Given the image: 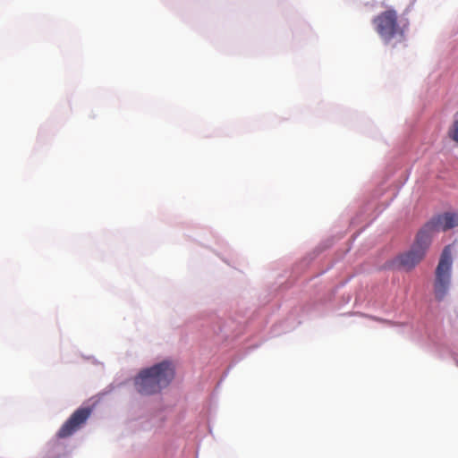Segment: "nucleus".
<instances>
[{
  "mask_svg": "<svg viewBox=\"0 0 458 458\" xmlns=\"http://www.w3.org/2000/svg\"><path fill=\"white\" fill-rule=\"evenodd\" d=\"M457 225L458 215L455 213L446 212L426 223L420 231L424 232V234L428 235V239L431 241L432 235L435 232H438L440 230L446 231Z\"/></svg>",
  "mask_w": 458,
  "mask_h": 458,
  "instance_id": "obj_5",
  "label": "nucleus"
},
{
  "mask_svg": "<svg viewBox=\"0 0 458 458\" xmlns=\"http://www.w3.org/2000/svg\"><path fill=\"white\" fill-rule=\"evenodd\" d=\"M86 421V408L81 407L74 411L71 417L64 423L56 433L58 438H66L78 431Z\"/></svg>",
  "mask_w": 458,
  "mask_h": 458,
  "instance_id": "obj_6",
  "label": "nucleus"
},
{
  "mask_svg": "<svg viewBox=\"0 0 458 458\" xmlns=\"http://www.w3.org/2000/svg\"><path fill=\"white\" fill-rule=\"evenodd\" d=\"M430 242L428 236L420 230L411 250L399 255L396 258V262L403 269L411 270L422 260Z\"/></svg>",
  "mask_w": 458,
  "mask_h": 458,
  "instance_id": "obj_4",
  "label": "nucleus"
},
{
  "mask_svg": "<svg viewBox=\"0 0 458 458\" xmlns=\"http://www.w3.org/2000/svg\"><path fill=\"white\" fill-rule=\"evenodd\" d=\"M174 366L170 361H162L142 369L134 379L137 391L144 395L159 393L169 386L174 377Z\"/></svg>",
  "mask_w": 458,
  "mask_h": 458,
  "instance_id": "obj_1",
  "label": "nucleus"
},
{
  "mask_svg": "<svg viewBox=\"0 0 458 458\" xmlns=\"http://www.w3.org/2000/svg\"><path fill=\"white\" fill-rule=\"evenodd\" d=\"M451 267L452 250L448 245L444 249L436 269L434 292L437 301H442L447 293L451 279Z\"/></svg>",
  "mask_w": 458,
  "mask_h": 458,
  "instance_id": "obj_3",
  "label": "nucleus"
},
{
  "mask_svg": "<svg viewBox=\"0 0 458 458\" xmlns=\"http://www.w3.org/2000/svg\"><path fill=\"white\" fill-rule=\"evenodd\" d=\"M375 30L386 44L396 39L402 41L404 38V30L407 24L398 21L394 10L389 9L379 13L373 20Z\"/></svg>",
  "mask_w": 458,
  "mask_h": 458,
  "instance_id": "obj_2",
  "label": "nucleus"
},
{
  "mask_svg": "<svg viewBox=\"0 0 458 458\" xmlns=\"http://www.w3.org/2000/svg\"><path fill=\"white\" fill-rule=\"evenodd\" d=\"M448 136L458 144V118H455L453 124L450 126L448 130Z\"/></svg>",
  "mask_w": 458,
  "mask_h": 458,
  "instance_id": "obj_7",
  "label": "nucleus"
}]
</instances>
